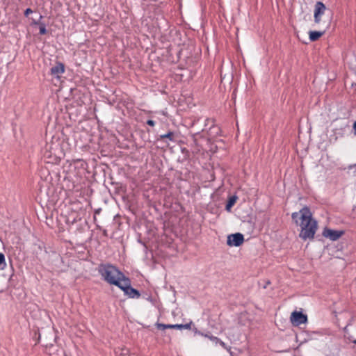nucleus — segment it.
Returning <instances> with one entry per match:
<instances>
[{
  "label": "nucleus",
  "mask_w": 356,
  "mask_h": 356,
  "mask_svg": "<svg viewBox=\"0 0 356 356\" xmlns=\"http://www.w3.org/2000/svg\"><path fill=\"white\" fill-rule=\"evenodd\" d=\"M294 223L300 227L299 236L304 239L313 238L317 229V222L312 218L310 209L305 207L291 215Z\"/></svg>",
  "instance_id": "1"
},
{
  "label": "nucleus",
  "mask_w": 356,
  "mask_h": 356,
  "mask_svg": "<svg viewBox=\"0 0 356 356\" xmlns=\"http://www.w3.org/2000/svg\"><path fill=\"white\" fill-rule=\"evenodd\" d=\"M99 272L106 282L115 286H118L121 280L125 277L122 272L111 265L99 266Z\"/></svg>",
  "instance_id": "2"
},
{
  "label": "nucleus",
  "mask_w": 356,
  "mask_h": 356,
  "mask_svg": "<svg viewBox=\"0 0 356 356\" xmlns=\"http://www.w3.org/2000/svg\"><path fill=\"white\" fill-rule=\"evenodd\" d=\"M118 286L124 292V294L129 298H134L140 296L139 292L131 287L130 280L127 277L121 280Z\"/></svg>",
  "instance_id": "3"
},
{
  "label": "nucleus",
  "mask_w": 356,
  "mask_h": 356,
  "mask_svg": "<svg viewBox=\"0 0 356 356\" xmlns=\"http://www.w3.org/2000/svg\"><path fill=\"white\" fill-rule=\"evenodd\" d=\"M244 241L243 235L240 233L230 234L227 236V243L229 246L238 247Z\"/></svg>",
  "instance_id": "4"
},
{
  "label": "nucleus",
  "mask_w": 356,
  "mask_h": 356,
  "mask_svg": "<svg viewBox=\"0 0 356 356\" xmlns=\"http://www.w3.org/2000/svg\"><path fill=\"white\" fill-rule=\"evenodd\" d=\"M291 323L295 326H298L305 323L307 321V316L301 312H293L290 318Z\"/></svg>",
  "instance_id": "5"
},
{
  "label": "nucleus",
  "mask_w": 356,
  "mask_h": 356,
  "mask_svg": "<svg viewBox=\"0 0 356 356\" xmlns=\"http://www.w3.org/2000/svg\"><path fill=\"white\" fill-rule=\"evenodd\" d=\"M326 10L325 6L321 1H318L315 5L314 8V22L316 24H318L321 21V17L325 13V11Z\"/></svg>",
  "instance_id": "6"
},
{
  "label": "nucleus",
  "mask_w": 356,
  "mask_h": 356,
  "mask_svg": "<svg viewBox=\"0 0 356 356\" xmlns=\"http://www.w3.org/2000/svg\"><path fill=\"white\" fill-rule=\"evenodd\" d=\"M343 234V231L333 230L330 229H325L323 232V235L332 241H336Z\"/></svg>",
  "instance_id": "7"
},
{
  "label": "nucleus",
  "mask_w": 356,
  "mask_h": 356,
  "mask_svg": "<svg viewBox=\"0 0 356 356\" xmlns=\"http://www.w3.org/2000/svg\"><path fill=\"white\" fill-rule=\"evenodd\" d=\"M65 68L62 63H57L55 66L51 69V75L56 79H59L61 75L64 73Z\"/></svg>",
  "instance_id": "8"
},
{
  "label": "nucleus",
  "mask_w": 356,
  "mask_h": 356,
  "mask_svg": "<svg viewBox=\"0 0 356 356\" xmlns=\"http://www.w3.org/2000/svg\"><path fill=\"white\" fill-rule=\"evenodd\" d=\"M323 34V32L321 31H310L309 32V39L312 41L317 40L320 37H321Z\"/></svg>",
  "instance_id": "9"
},
{
  "label": "nucleus",
  "mask_w": 356,
  "mask_h": 356,
  "mask_svg": "<svg viewBox=\"0 0 356 356\" xmlns=\"http://www.w3.org/2000/svg\"><path fill=\"white\" fill-rule=\"evenodd\" d=\"M237 197L236 196H232L229 199V201L226 205V209L227 211H230L231 208L236 203Z\"/></svg>",
  "instance_id": "10"
},
{
  "label": "nucleus",
  "mask_w": 356,
  "mask_h": 356,
  "mask_svg": "<svg viewBox=\"0 0 356 356\" xmlns=\"http://www.w3.org/2000/svg\"><path fill=\"white\" fill-rule=\"evenodd\" d=\"M191 323H187V324H175V325H171V328H177V329H191Z\"/></svg>",
  "instance_id": "11"
},
{
  "label": "nucleus",
  "mask_w": 356,
  "mask_h": 356,
  "mask_svg": "<svg viewBox=\"0 0 356 356\" xmlns=\"http://www.w3.org/2000/svg\"><path fill=\"white\" fill-rule=\"evenodd\" d=\"M6 267L5 256L3 253H0V270H3Z\"/></svg>",
  "instance_id": "12"
},
{
  "label": "nucleus",
  "mask_w": 356,
  "mask_h": 356,
  "mask_svg": "<svg viewBox=\"0 0 356 356\" xmlns=\"http://www.w3.org/2000/svg\"><path fill=\"white\" fill-rule=\"evenodd\" d=\"M211 341L216 346L219 344L220 346H221L224 348H227L225 343L223 341H222L220 339H219L218 337H214V338L212 339Z\"/></svg>",
  "instance_id": "13"
},
{
  "label": "nucleus",
  "mask_w": 356,
  "mask_h": 356,
  "mask_svg": "<svg viewBox=\"0 0 356 356\" xmlns=\"http://www.w3.org/2000/svg\"><path fill=\"white\" fill-rule=\"evenodd\" d=\"M156 326L159 330H163L166 328H171V325H170V324L165 325V324H162V323H156Z\"/></svg>",
  "instance_id": "14"
},
{
  "label": "nucleus",
  "mask_w": 356,
  "mask_h": 356,
  "mask_svg": "<svg viewBox=\"0 0 356 356\" xmlns=\"http://www.w3.org/2000/svg\"><path fill=\"white\" fill-rule=\"evenodd\" d=\"M47 32L46 28L44 25H40V34H45Z\"/></svg>",
  "instance_id": "15"
},
{
  "label": "nucleus",
  "mask_w": 356,
  "mask_h": 356,
  "mask_svg": "<svg viewBox=\"0 0 356 356\" xmlns=\"http://www.w3.org/2000/svg\"><path fill=\"white\" fill-rule=\"evenodd\" d=\"M195 333H196V334H200V335H201V336H203V337H207V338H208V339H209V337H210V335H209V334H204V333H202V332H200V331H197V330H196V331H195Z\"/></svg>",
  "instance_id": "16"
},
{
  "label": "nucleus",
  "mask_w": 356,
  "mask_h": 356,
  "mask_svg": "<svg viewBox=\"0 0 356 356\" xmlns=\"http://www.w3.org/2000/svg\"><path fill=\"white\" fill-rule=\"evenodd\" d=\"M33 13V11H32V10H31V9H30V8H27V9L25 10V12H24V14H25V15H26V16H28L29 14H31V13Z\"/></svg>",
  "instance_id": "17"
},
{
  "label": "nucleus",
  "mask_w": 356,
  "mask_h": 356,
  "mask_svg": "<svg viewBox=\"0 0 356 356\" xmlns=\"http://www.w3.org/2000/svg\"><path fill=\"white\" fill-rule=\"evenodd\" d=\"M127 354H128V350L124 349V350H122V353H120V355L125 356Z\"/></svg>",
  "instance_id": "18"
},
{
  "label": "nucleus",
  "mask_w": 356,
  "mask_h": 356,
  "mask_svg": "<svg viewBox=\"0 0 356 356\" xmlns=\"http://www.w3.org/2000/svg\"><path fill=\"white\" fill-rule=\"evenodd\" d=\"M147 124H149V126H152V127H153L155 124L154 122L152 120H149L147 122Z\"/></svg>",
  "instance_id": "19"
},
{
  "label": "nucleus",
  "mask_w": 356,
  "mask_h": 356,
  "mask_svg": "<svg viewBox=\"0 0 356 356\" xmlns=\"http://www.w3.org/2000/svg\"><path fill=\"white\" fill-rule=\"evenodd\" d=\"M171 136H172V134L171 133H169L168 134H165L164 136H163V137H166V138H171Z\"/></svg>",
  "instance_id": "20"
},
{
  "label": "nucleus",
  "mask_w": 356,
  "mask_h": 356,
  "mask_svg": "<svg viewBox=\"0 0 356 356\" xmlns=\"http://www.w3.org/2000/svg\"><path fill=\"white\" fill-rule=\"evenodd\" d=\"M353 129H354V133L356 135V122L354 123Z\"/></svg>",
  "instance_id": "21"
},
{
  "label": "nucleus",
  "mask_w": 356,
  "mask_h": 356,
  "mask_svg": "<svg viewBox=\"0 0 356 356\" xmlns=\"http://www.w3.org/2000/svg\"><path fill=\"white\" fill-rule=\"evenodd\" d=\"M213 338H214V337H213V336L210 335V337H209V339L211 341L212 340V339H213Z\"/></svg>",
  "instance_id": "22"
},
{
  "label": "nucleus",
  "mask_w": 356,
  "mask_h": 356,
  "mask_svg": "<svg viewBox=\"0 0 356 356\" xmlns=\"http://www.w3.org/2000/svg\"><path fill=\"white\" fill-rule=\"evenodd\" d=\"M353 342H354V343H355V344H356V339H355V340H354V341H353Z\"/></svg>",
  "instance_id": "23"
}]
</instances>
